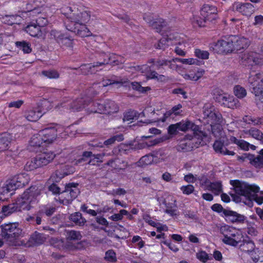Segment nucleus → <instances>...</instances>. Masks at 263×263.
Wrapping results in <instances>:
<instances>
[{
	"label": "nucleus",
	"mask_w": 263,
	"mask_h": 263,
	"mask_svg": "<svg viewBox=\"0 0 263 263\" xmlns=\"http://www.w3.org/2000/svg\"><path fill=\"white\" fill-rule=\"evenodd\" d=\"M230 182L233 187L235 193L230 192L229 194L233 200L236 203L242 201V197L245 198L246 201L250 202V199L253 198L252 193H258L259 191V186L254 184H249L238 180H232Z\"/></svg>",
	"instance_id": "1"
},
{
	"label": "nucleus",
	"mask_w": 263,
	"mask_h": 263,
	"mask_svg": "<svg viewBox=\"0 0 263 263\" xmlns=\"http://www.w3.org/2000/svg\"><path fill=\"white\" fill-rule=\"evenodd\" d=\"M61 12L68 21L74 24L87 23L90 20L91 13L88 11L73 12L71 7H66L62 9Z\"/></svg>",
	"instance_id": "2"
},
{
	"label": "nucleus",
	"mask_w": 263,
	"mask_h": 263,
	"mask_svg": "<svg viewBox=\"0 0 263 263\" xmlns=\"http://www.w3.org/2000/svg\"><path fill=\"white\" fill-rule=\"evenodd\" d=\"M62 128L58 124L51 123L48 126L40 130L39 133L45 143H52L57 138L58 133L62 130Z\"/></svg>",
	"instance_id": "3"
},
{
	"label": "nucleus",
	"mask_w": 263,
	"mask_h": 263,
	"mask_svg": "<svg viewBox=\"0 0 263 263\" xmlns=\"http://www.w3.org/2000/svg\"><path fill=\"white\" fill-rule=\"evenodd\" d=\"M217 8L213 5L205 4L200 10L201 16L208 22L214 23L218 18Z\"/></svg>",
	"instance_id": "4"
},
{
	"label": "nucleus",
	"mask_w": 263,
	"mask_h": 263,
	"mask_svg": "<svg viewBox=\"0 0 263 263\" xmlns=\"http://www.w3.org/2000/svg\"><path fill=\"white\" fill-rule=\"evenodd\" d=\"M16 180L15 179L9 180L5 185L0 186V200H5L15 193L16 189Z\"/></svg>",
	"instance_id": "5"
},
{
	"label": "nucleus",
	"mask_w": 263,
	"mask_h": 263,
	"mask_svg": "<svg viewBox=\"0 0 263 263\" xmlns=\"http://www.w3.org/2000/svg\"><path fill=\"white\" fill-rule=\"evenodd\" d=\"M37 189L36 186H31L27 190L24 192L22 197V200L20 202V208L22 210H29L31 206L29 204L30 200H29L30 197H33L39 194L37 192Z\"/></svg>",
	"instance_id": "6"
},
{
	"label": "nucleus",
	"mask_w": 263,
	"mask_h": 263,
	"mask_svg": "<svg viewBox=\"0 0 263 263\" xmlns=\"http://www.w3.org/2000/svg\"><path fill=\"white\" fill-rule=\"evenodd\" d=\"M77 183H69L66 184L64 191L62 192L64 198L68 202H71L80 194Z\"/></svg>",
	"instance_id": "7"
},
{
	"label": "nucleus",
	"mask_w": 263,
	"mask_h": 263,
	"mask_svg": "<svg viewBox=\"0 0 263 263\" xmlns=\"http://www.w3.org/2000/svg\"><path fill=\"white\" fill-rule=\"evenodd\" d=\"M16 233V223L6 224L3 228L2 237L9 242L10 245H15Z\"/></svg>",
	"instance_id": "8"
},
{
	"label": "nucleus",
	"mask_w": 263,
	"mask_h": 263,
	"mask_svg": "<svg viewBox=\"0 0 263 263\" xmlns=\"http://www.w3.org/2000/svg\"><path fill=\"white\" fill-rule=\"evenodd\" d=\"M111 57L107 59H104L102 61H98L93 63L84 64L80 66L79 70L83 74H88L95 71V69H97L100 66L108 64L109 60Z\"/></svg>",
	"instance_id": "9"
},
{
	"label": "nucleus",
	"mask_w": 263,
	"mask_h": 263,
	"mask_svg": "<svg viewBox=\"0 0 263 263\" xmlns=\"http://www.w3.org/2000/svg\"><path fill=\"white\" fill-rule=\"evenodd\" d=\"M259 76H260V74H256L254 76L250 77L249 78V81L251 83V87L252 89V92L256 97L261 96L263 93V79L260 82L255 80L256 77L259 79Z\"/></svg>",
	"instance_id": "10"
},
{
	"label": "nucleus",
	"mask_w": 263,
	"mask_h": 263,
	"mask_svg": "<svg viewBox=\"0 0 263 263\" xmlns=\"http://www.w3.org/2000/svg\"><path fill=\"white\" fill-rule=\"evenodd\" d=\"M217 51L220 53H230L235 51L234 45L232 41L220 40L216 44Z\"/></svg>",
	"instance_id": "11"
},
{
	"label": "nucleus",
	"mask_w": 263,
	"mask_h": 263,
	"mask_svg": "<svg viewBox=\"0 0 263 263\" xmlns=\"http://www.w3.org/2000/svg\"><path fill=\"white\" fill-rule=\"evenodd\" d=\"M53 32L54 37L60 45L65 47L72 48L73 40L71 37L60 32Z\"/></svg>",
	"instance_id": "12"
},
{
	"label": "nucleus",
	"mask_w": 263,
	"mask_h": 263,
	"mask_svg": "<svg viewBox=\"0 0 263 263\" xmlns=\"http://www.w3.org/2000/svg\"><path fill=\"white\" fill-rule=\"evenodd\" d=\"M232 9L234 11H238L243 15H249L254 11V7L250 3H244L236 2L232 6Z\"/></svg>",
	"instance_id": "13"
},
{
	"label": "nucleus",
	"mask_w": 263,
	"mask_h": 263,
	"mask_svg": "<svg viewBox=\"0 0 263 263\" xmlns=\"http://www.w3.org/2000/svg\"><path fill=\"white\" fill-rule=\"evenodd\" d=\"M86 23L84 24H74V27H70L66 26L67 29L71 31L72 32H73L76 33H77L78 35L81 36V37H86V36H89L91 34V32L89 30V29L86 27Z\"/></svg>",
	"instance_id": "14"
},
{
	"label": "nucleus",
	"mask_w": 263,
	"mask_h": 263,
	"mask_svg": "<svg viewBox=\"0 0 263 263\" xmlns=\"http://www.w3.org/2000/svg\"><path fill=\"white\" fill-rule=\"evenodd\" d=\"M45 144L46 143L39 132L31 137L29 141V148L30 151L37 152L41 147H44Z\"/></svg>",
	"instance_id": "15"
},
{
	"label": "nucleus",
	"mask_w": 263,
	"mask_h": 263,
	"mask_svg": "<svg viewBox=\"0 0 263 263\" xmlns=\"http://www.w3.org/2000/svg\"><path fill=\"white\" fill-rule=\"evenodd\" d=\"M203 184L205 185L206 190L212 192L215 195H218L222 192V185L220 181L212 182L206 178L202 183Z\"/></svg>",
	"instance_id": "16"
},
{
	"label": "nucleus",
	"mask_w": 263,
	"mask_h": 263,
	"mask_svg": "<svg viewBox=\"0 0 263 263\" xmlns=\"http://www.w3.org/2000/svg\"><path fill=\"white\" fill-rule=\"evenodd\" d=\"M55 154L51 151H46L37 155L35 158L40 167L50 163L55 157Z\"/></svg>",
	"instance_id": "17"
},
{
	"label": "nucleus",
	"mask_w": 263,
	"mask_h": 263,
	"mask_svg": "<svg viewBox=\"0 0 263 263\" xmlns=\"http://www.w3.org/2000/svg\"><path fill=\"white\" fill-rule=\"evenodd\" d=\"M137 69L141 71L142 73H146L147 78L149 79H156L158 80L162 81L165 77L164 76L159 74L156 71L151 70L147 65L138 66Z\"/></svg>",
	"instance_id": "18"
},
{
	"label": "nucleus",
	"mask_w": 263,
	"mask_h": 263,
	"mask_svg": "<svg viewBox=\"0 0 263 263\" xmlns=\"http://www.w3.org/2000/svg\"><path fill=\"white\" fill-rule=\"evenodd\" d=\"M223 214L228 220L233 223H241L243 222L245 220V217L243 215L229 210L223 211Z\"/></svg>",
	"instance_id": "19"
},
{
	"label": "nucleus",
	"mask_w": 263,
	"mask_h": 263,
	"mask_svg": "<svg viewBox=\"0 0 263 263\" xmlns=\"http://www.w3.org/2000/svg\"><path fill=\"white\" fill-rule=\"evenodd\" d=\"M27 33H29L31 36L33 37H41L42 35L41 28L35 23H31L27 25L26 27L24 26L21 28Z\"/></svg>",
	"instance_id": "20"
},
{
	"label": "nucleus",
	"mask_w": 263,
	"mask_h": 263,
	"mask_svg": "<svg viewBox=\"0 0 263 263\" xmlns=\"http://www.w3.org/2000/svg\"><path fill=\"white\" fill-rule=\"evenodd\" d=\"M89 102V100H87L85 97L79 98L73 101L68 105H69V108L72 110L79 111L84 108Z\"/></svg>",
	"instance_id": "21"
},
{
	"label": "nucleus",
	"mask_w": 263,
	"mask_h": 263,
	"mask_svg": "<svg viewBox=\"0 0 263 263\" xmlns=\"http://www.w3.org/2000/svg\"><path fill=\"white\" fill-rule=\"evenodd\" d=\"M43 114L41 109L38 107L26 112L24 117L29 121L35 122L38 120Z\"/></svg>",
	"instance_id": "22"
},
{
	"label": "nucleus",
	"mask_w": 263,
	"mask_h": 263,
	"mask_svg": "<svg viewBox=\"0 0 263 263\" xmlns=\"http://www.w3.org/2000/svg\"><path fill=\"white\" fill-rule=\"evenodd\" d=\"M220 232L223 235V237H228L230 238H240L239 233L233 228L224 226L221 228Z\"/></svg>",
	"instance_id": "23"
},
{
	"label": "nucleus",
	"mask_w": 263,
	"mask_h": 263,
	"mask_svg": "<svg viewBox=\"0 0 263 263\" xmlns=\"http://www.w3.org/2000/svg\"><path fill=\"white\" fill-rule=\"evenodd\" d=\"M250 164L256 168H261L263 167V149L258 153V155L255 156L252 154Z\"/></svg>",
	"instance_id": "24"
},
{
	"label": "nucleus",
	"mask_w": 263,
	"mask_h": 263,
	"mask_svg": "<svg viewBox=\"0 0 263 263\" xmlns=\"http://www.w3.org/2000/svg\"><path fill=\"white\" fill-rule=\"evenodd\" d=\"M46 238L43 234L35 232L29 239V242L32 246L40 245L45 241Z\"/></svg>",
	"instance_id": "25"
},
{
	"label": "nucleus",
	"mask_w": 263,
	"mask_h": 263,
	"mask_svg": "<svg viewBox=\"0 0 263 263\" xmlns=\"http://www.w3.org/2000/svg\"><path fill=\"white\" fill-rule=\"evenodd\" d=\"M250 44V41L247 38L241 37L236 40L234 44L235 51H240L248 48Z\"/></svg>",
	"instance_id": "26"
},
{
	"label": "nucleus",
	"mask_w": 263,
	"mask_h": 263,
	"mask_svg": "<svg viewBox=\"0 0 263 263\" xmlns=\"http://www.w3.org/2000/svg\"><path fill=\"white\" fill-rule=\"evenodd\" d=\"M143 19L154 29L159 30L160 29V27H157V23L160 24L159 26L163 25V23H164V20L162 18H159L154 21L153 16L150 14H145L143 16Z\"/></svg>",
	"instance_id": "27"
},
{
	"label": "nucleus",
	"mask_w": 263,
	"mask_h": 263,
	"mask_svg": "<svg viewBox=\"0 0 263 263\" xmlns=\"http://www.w3.org/2000/svg\"><path fill=\"white\" fill-rule=\"evenodd\" d=\"M11 140V136L9 134H4L0 135V152L8 149Z\"/></svg>",
	"instance_id": "28"
},
{
	"label": "nucleus",
	"mask_w": 263,
	"mask_h": 263,
	"mask_svg": "<svg viewBox=\"0 0 263 263\" xmlns=\"http://www.w3.org/2000/svg\"><path fill=\"white\" fill-rule=\"evenodd\" d=\"M148 63L153 64L154 66L156 67V69L159 70L163 68V66L168 65L171 63V61L165 59H149L148 62Z\"/></svg>",
	"instance_id": "29"
},
{
	"label": "nucleus",
	"mask_w": 263,
	"mask_h": 263,
	"mask_svg": "<svg viewBox=\"0 0 263 263\" xmlns=\"http://www.w3.org/2000/svg\"><path fill=\"white\" fill-rule=\"evenodd\" d=\"M105 111L104 114H110L117 112L118 110V105L114 101L107 100L104 102Z\"/></svg>",
	"instance_id": "30"
},
{
	"label": "nucleus",
	"mask_w": 263,
	"mask_h": 263,
	"mask_svg": "<svg viewBox=\"0 0 263 263\" xmlns=\"http://www.w3.org/2000/svg\"><path fill=\"white\" fill-rule=\"evenodd\" d=\"M69 219L79 226H83L86 222L85 218L82 216V214L80 212H75L71 214Z\"/></svg>",
	"instance_id": "31"
},
{
	"label": "nucleus",
	"mask_w": 263,
	"mask_h": 263,
	"mask_svg": "<svg viewBox=\"0 0 263 263\" xmlns=\"http://www.w3.org/2000/svg\"><path fill=\"white\" fill-rule=\"evenodd\" d=\"M245 134L260 141L261 143H263V133L258 129L252 127L250 129L246 131Z\"/></svg>",
	"instance_id": "32"
},
{
	"label": "nucleus",
	"mask_w": 263,
	"mask_h": 263,
	"mask_svg": "<svg viewBox=\"0 0 263 263\" xmlns=\"http://www.w3.org/2000/svg\"><path fill=\"white\" fill-rule=\"evenodd\" d=\"M101 86L99 85V83H94L92 86L89 88L87 91V96L85 97L87 100H90V98L95 97L100 91Z\"/></svg>",
	"instance_id": "33"
},
{
	"label": "nucleus",
	"mask_w": 263,
	"mask_h": 263,
	"mask_svg": "<svg viewBox=\"0 0 263 263\" xmlns=\"http://www.w3.org/2000/svg\"><path fill=\"white\" fill-rule=\"evenodd\" d=\"M240 104L237 99L234 98L233 96H229L227 102L225 103V106L235 109L240 107Z\"/></svg>",
	"instance_id": "34"
},
{
	"label": "nucleus",
	"mask_w": 263,
	"mask_h": 263,
	"mask_svg": "<svg viewBox=\"0 0 263 263\" xmlns=\"http://www.w3.org/2000/svg\"><path fill=\"white\" fill-rule=\"evenodd\" d=\"M17 48L24 53H29L32 51L31 44L27 41H17Z\"/></svg>",
	"instance_id": "35"
},
{
	"label": "nucleus",
	"mask_w": 263,
	"mask_h": 263,
	"mask_svg": "<svg viewBox=\"0 0 263 263\" xmlns=\"http://www.w3.org/2000/svg\"><path fill=\"white\" fill-rule=\"evenodd\" d=\"M241 250L243 252L252 253L255 248L254 243L252 241L245 240L240 245Z\"/></svg>",
	"instance_id": "36"
},
{
	"label": "nucleus",
	"mask_w": 263,
	"mask_h": 263,
	"mask_svg": "<svg viewBox=\"0 0 263 263\" xmlns=\"http://www.w3.org/2000/svg\"><path fill=\"white\" fill-rule=\"evenodd\" d=\"M101 54L103 57V59H101L100 61H102L104 59H107L111 57V59L109 60L108 64L110 63V64L112 65H118L120 64L124 63V61H119L118 59H116L115 57L116 55L114 53H111L109 54V55H107L105 53L102 52Z\"/></svg>",
	"instance_id": "37"
},
{
	"label": "nucleus",
	"mask_w": 263,
	"mask_h": 263,
	"mask_svg": "<svg viewBox=\"0 0 263 263\" xmlns=\"http://www.w3.org/2000/svg\"><path fill=\"white\" fill-rule=\"evenodd\" d=\"M101 54L103 57V59H101L100 61H102L104 59H107L111 57V59L109 60L108 64L110 63V64L112 65H118L120 64L124 63V61H119L118 59H116L115 57L116 55L114 53H111L109 54V55H107L105 53L102 52Z\"/></svg>",
	"instance_id": "38"
},
{
	"label": "nucleus",
	"mask_w": 263,
	"mask_h": 263,
	"mask_svg": "<svg viewBox=\"0 0 263 263\" xmlns=\"http://www.w3.org/2000/svg\"><path fill=\"white\" fill-rule=\"evenodd\" d=\"M36 161V158L35 157L30 160L27 161L25 164L24 168L27 171H31L40 167V165Z\"/></svg>",
	"instance_id": "39"
},
{
	"label": "nucleus",
	"mask_w": 263,
	"mask_h": 263,
	"mask_svg": "<svg viewBox=\"0 0 263 263\" xmlns=\"http://www.w3.org/2000/svg\"><path fill=\"white\" fill-rule=\"evenodd\" d=\"M82 237L79 231L71 230L67 233V239L70 240H80Z\"/></svg>",
	"instance_id": "40"
},
{
	"label": "nucleus",
	"mask_w": 263,
	"mask_h": 263,
	"mask_svg": "<svg viewBox=\"0 0 263 263\" xmlns=\"http://www.w3.org/2000/svg\"><path fill=\"white\" fill-rule=\"evenodd\" d=\"M16 210V206L15 203L10 204L7 206H4L2 208V212L5 216H8Z\"/></svg>",
	"instance_id": "41"
},
{
	"label": "nucleus",
	"mask_w": 263,
	"mask_h": 263,
	"mask_svg": "<svg viewBox=\"0 0 263 263\" xmlns=\"http://www.w3.org/2000/svg\"><path fill=\"white\" fill-rule=\"evenodd\" d=\"M207 23H208V21L205 20L202 16H194L192 20V24L195 27H204L206 25L205 24Z\"/></svg>",
	"instance_id": "42"
},
{
	"label": "nucleus",
	"mask_w": 263,
	"mask_h": 263,
	"mask_svg": "<svg viewBox=\"0 0 263 263\" xmlns=\"http://www.w3.org/2000/svg\"><path fill=\"white\" fill-rule=\"evenodd\" d=\"M178 130L186 132L189 130V126L191 125V122L189 120H182L177 123Z\"/></svg>",
	"instance_id": "43"
},
{
	"label": "nucleus",
	"mask_w": 263,
	"mask_h": 263,
	"mask_svg": "<svg viewBox=\"0 0 263 263\" xmlns=\"http://www.w3.org/2000/svg\"><path fill=\"white\" fill-rule=\"evenodd\" d=\"M80 156H82V157L76 159L74 161V165H78L80 163L84 162L86 161V158H91L93 156V154L91 152L84 151L82 153V155H80Z\"/></svg>",
	"instance_id": "44"
},
{
	"label": "nucleus",
	"mask_w": 263,
	"mask_h": 263,
	"mask_svg": "<svg viewBox=\"0 0 263 263\" xmlns=\"http://www.w3.org/2000/svg\"><path fill=\"white\" fill-rule=\"evenodd\" d=\"M234 92L235 95L240 99L244 98L247 95V91L246 89L239 85L234 87Z\"/></svg>",
	"instance_id": "45"
},
{
	"label": "nucleus",
	"mask_w": 263,
	"mask_h": 263,
	"mask_svg": "<svg viewBox=\"0 0 263 263\" xmlns=\"http://www.w3.org/2000/svg\"><path fill=\"white\" fill-rule=\"evenodd\" d=\"M29 178L27 175L24 174L17 175V189L25 186L28 183Z\"/></svg>",
	"instance_id": "46"
},
{
	"label": "nucleus",
	"mask_w": 263,
	"mask_h": 263,
	"mask_svg": "<svg viewBox=\"0 0 263 263\" xmlns=\"http://www.w3.org/2000/svg\"><path fill=\"white\" fill-rule=\"evenodd\" d=\"M254 55H257V54L254 52H250L247 54H244L242 57V62L244 64H248V65L252 66L253 58Z\"/></svg>",
	"instance_id": "47"
},
{
	"label": "nucleus",
	"mask_w": 263,
	"mask_h": 263,
	"mask_svg": "<svg viewBox=\"0 0 263 263\" xmlns=\"http://www.w3.org/2000/svg\"><path fill=\"white\" fill-rule=\"evenodd\" d=\"M138 112L135 110H129L125 113L123 117L124 121H132L138 118Z\"/></svg>",
	"instance_id": "48"
},
{
	"label": "nucleus",
	"mask_w": 263,
	"mask_h": 263,
	"mask_svg": "<svg viewBox=\"0 0 263 263\" xmlns=\"http://www.w3.org/2000/svg\"><path fill=\"white\" fill-rule=\"evenodd\" d=\"M204 72V70L198 71L196 73L190 72L189 74L185 75V79L196 81L203 76Z\"/></svg>",
	"instance_id": "49"
},
{
	"label": "nucleus",
	"mask_w": 263,
	"mask_h": 263,
	"mask_svg": "<svg viewBox=\"0 0 263 263\" xmlns=\"http://www.w3.org/2000/svg\"><path fill=\"white\" fill-rule=\"evenodd\" d=\"M173 114V112L171 111V109L167 111L164 114L163 117L162 119H159L158 118H155L152 120H146L144 122V123L146 124H149L153 122H159L161 121L162 122H164L166 121V119L170 117L172 114Z\"/></svg>",
	"instance_id": "50"
},
{
	"label": "nucleus",
	"mask_w": 263,
	"mask_h": 263,
	"mask_svg": "<svg viewBox=\"0 0 263 263\" xmlns=\"http://www.w3.org/2000/svg\"><path fill=\"white\" fill-rule=\"evenodd\" d=\"M240 241V238H233L228 237H224V238L222 239V242L223 243L232 246H237Z\"/></svg>",
	"instance_id": "51"
},
{
	"label": "nucleus",
	"mask_w": 263,
	"mask_h": 263,
	"mask_svg": "<svg viewBox=\"0 0 263 263\" xmlns=\"http://www.w3.org/2000/svg\"><path fill=\"white\" fill-rule=\"evenodd\" d=\"M42 73L44 76L49 79H57L59 77V73L55 70H44Z\"/></svg>",
	"instance_id": "52"
},
{
	"label": "nucleus",
	"mask_w": 263,
	"mask_h": 263,
	"mask_svg": "<svg viewBox=\"0 0 263 263\" xmlns=\"http://www.w3.org/2000/svg\"><path fill=\"white\" fill-rule=\"evenodd\" d=\"M93 105L95 107L93 109L91 110L92 112H98L100 114H104L105 111V105H104V102L103 103H99V102H95L93 103Z\"/></svg>",
	"instance_id": "53"
},
{
	"label": "nucleus",
	"mask_w": 263,
	"mask_h": 263,
	"mask_svg": "<svg viewBox=\"0 0 263 263\" xmlns=\"http://www.w3.org/2000/svg\"><path fill=\"white\" fill-rule=\"evenodd\" d=\"M207 119H208V121L211 122L212 124L220 122L221 120V115L213 111Z\"/></svg>",
	"instance_id": "54"
},
{
	"label": "nucleus",
	"mask_w": 263,
	"mask_h": 263,
	"mask_svg": "<svg viewBox=\"0 0 263 263\" xmlns=\"http://www.w3.org/2000/svg\"><path fill=\"white\" fill-rule=\"evenodd\" d=\"M123 140V136L122 135L115 136L106 140L104 142L105 145L108 146L112 144L116 141H121Z\"/></svg>",
	"instance_id": "55"
},
{
	"label": "nucleus",
	"mask_w": 263,
	"mask_h": 263,
	"mask_svg": "<svg viewBox=\"0 0 263 263\" xmlns=\"http://www.w3.org/2000/svg\"><path fill=\"white\" fill-rule=\"evenodd\" d=\"M132 88L134 90H137L140 92H145L147 90H149L150 88L148 87H143L139 83L134 82L131 83Z\"/></svg>",
	"instance_id": "56"
},
{
	"label": "nucleus",
	"mask_w": 263,
	"mask_h": 263,
	"mask_svg": "<svg viewBox=\"0 0 263 263\" xmlns=\"http://www.w3.org/2000/svg\"><path fill=\"white\" fill-rule=\"evenodd\" d=\"M195 53L196 56L198 58L201 59H208L209 58V53L207 51L197 49L195 50Z\"/></svg>",
	"instance_id": "57"
},
{
	"label": "nucleus",
	"mask_w": 263,
	"mask_h": 263,
	"mask_svg": "<svg viewBox=\"0 0 263 263\" xmlns=\"http://www.w3.org/2000/svg\"><path fill=\"white\" fill-rule=\"evenodd\" d=\"M127 211L125 210H121L119 212V213L118 214H115L110 216L109 218L113 221H118L122 220L124 214H127Z\"/></svg>",
	"instance_id": "58"
},
{
	"label": "nucleus",
	"mask_w": 263,
	"mask_h": 263,
	"mask_svg": "<svg viewBox=\"0 0 263 263\" xmlns=\"http://www.w3.org/2000/svg\"><path fill=\"white\" fill-rule=\"evenodd\" d=\"M229 95L225 93L218 94L215 97L216 101L225 106V103L227 102Z\"/></svg>",
	"instance_id": "59"
},
{
	"label": "nucleus",
	"mask_w": 263,
	"mask_h": 263,
	"mask_svg": "<svg viewBox=\"0 0 263 263\" xmlns=\"http://www.w3.org/2000/svg\"><path fill=\"white\" fill-rule=\"evenodd\" d=\"M214 110L213 107L210 104L205 105L203 108L204 118H208Z\"/></svg>",
	"instance_id": "60"
},
{
	"label": "nucleus",
	"mask_w": 263,
	"mask_h": 263,
	"mask_svg": "<svg viewBox=\"0 0 263 263\" xmlns=\"http://www.w3.org/2000/svg\"><path fill=\"white\" fill-rule=\"evenodd\" d=\"M153 161L152 156L145 155L142 157L139 160V163L141 165H148L151 163Z\"/></svg>",
	"instance_id": "61"
},
{
	"label": "nucleus",
	"mask_w": 263,
	"mask_h": 263,
	"mask_svg": "<svg viewBox=\"0 0 263 263\" xmlns=\"http://www.w3.org/2000/svg\"><path fill=\"white\" fill-rule=\"evenodd\" d=\"M224 148L223 143L220 141L216 140L213 144V148L216 153L221 154Z\"/></svg>",
	"instance_id": "62"
},
{
	"label": "nucleus",
	"mask_w": 263,
	"mask_h": 263,
	"mask_svg": "<svg viewBox=\"0 0 263 263\" xmlns=\"http://www.w3.org/2000/svg\"><path fill=\"white\" fill-rule=\"evenodd\" d=\"M196 257L199 260L203 262H205L209 259L208 254L203 251H201L197 253L196 254Z\"/></svg>",
	"instance_id": "63"
},
{
	"label": "nucleus",
	"mask_w": 263,
	"mask_h": 263,
	"mask_svg": "<svg viewBox=\"0 0 263 263\" xmlns=\"http://www.w3.org/2000/svg\"><path fill=\"white\" fill-rule=\"evenodd\" d=\"M258 254L256 255L255 253V255H252V259L255 263H263V252L258 251Z\"/></svg>",
	"instance_id": "64"
}]
</instances>
